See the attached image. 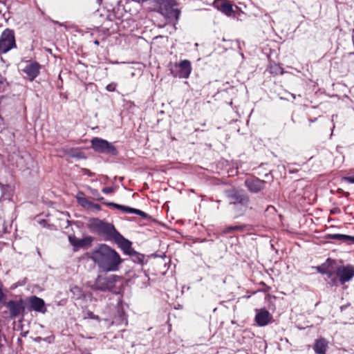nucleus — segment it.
Listing matches in <instances>:
<instances>
[{"label":"nucleus","mask_w":354,"mask_h":354,"mask_svg":"<svg viewBox=\"0 0 354 354\" xmlns=\"http://www.w3.org/2000/svg\"><path fill=\"white\" fill-rule=\"evenodd\" d=\"M113 240L121 248L125 254H131L133 249L131 248V241L124 238L120 233L115 236Z\"/></svg>","instance_id":"4468645a"},{"label":"nucleus","mask_w":354,"mask_h":354,"mask_svg":"<svg viewBox=\"0 0 354 354\" xmlns=\"http://www.w3.org/2000/svg\"><path fill=\"white\" fill-rule=\"evenodd\" d=\"M192 68L191 62L187 59L180 61L179 63L170 64L171 74L176 77L187 79L189 77Z\"/></svg>","instance_id":"7ed1b4c3"},{"label":"nucleus","mask_w":354,"mask_h":354,"mask_svg":"<svg viewBox=\"0 0 354 354\" xmlns=\"http://www.w3.org/2000/svg\"><path fill=\"white\" fill-rule=\"evenodd\" d=\"M332 281H333V283H334L336 281V279H333Z\"/></svg>","instance_id":"2f4dec72"},{"label":"nucleus","mask_w":354,"mask_h":354,"mask_svg":"<svg viewBox=\"0 0 354 354\" xmlns=\"http://www.w3.org/2000/svg\"><path fill=\"white\" fill-rule=\"evenodd\" d=\"M319 272H322V273H324V272H322L321 270H319ZM325 273L328 274V277L329 278H330V277H332V273H330V272H325Z\"/></svg>","instance_id":"c85d7f7f"},{"label":"nucleus","mask_w":354,"mask_h":354,"mask_svg":"<svg viewBox=\"0 0 354 354\" xmlns=\"http://www.w3.org/2000/svg\"><path fill=\"white\" fill-rule=\"evenodd\" d=\"M88 316L91 318V319H98V316L97 315H94L93 313L92 312H88Z\"/></svg>","instance_id":"cd10ccee"},{"label":"nucleus","mask_w":354,"mask_h":354,"mask_svg":"<svg viewBox=\"0 0 354 354\" xmlns=\"http://www.w3.org/2000/svg\"><path fill=\"white\" fill-rule=\"evenodd\" d=\"M91 226L99 234H105L110 239H113L119 233L112 224L103 222L99 219L92 220Z\"/></svg>","instance_id":"20e7f679"},{"label":"nucleus","mask_w":354,"mask_h":354,"mask_svg":"<svg viewBox=\"0 0 354 354\" xmlns=\"http://www.w3.org/2000/svg\"><path fill=\"white\" fill-rule=\"evenodd\" d=\"M40 70V65L35 62L28 61L26 62L25 67L22 69L23 72L26 75V77L30 81L36 78Z\"/></svg>","instance_id":"9d476101"},{"label":"nucleus","mask_w":354,"mask_h":354,"mask_svg":"<svg viewBox=\"0 0 354 354\" xmlns=\"http://www.w3.org/2000/svg\"><path fill=\"white\" fill-rule=\"evenodd\" d=\"M336 274L341 283L344 284L354 277V267L351 265L339 266L336 270Z\"/></svg>","instance_id":"1a4fd4ad"},{"label":"nucleus","mask_w":354,"mask_h":354,"mask_svg":"<svg viewBox=\"0 0 354 354\" xmlns=\"http://www.w3.org/2000/svg\"><path fill=\"white\" fill-rule=\"evenodd\" d=\"M16 47L13 30L6 29L0 37V53H6Z\"/></svg>","instance_id":"39448f33"},{"label":"nucleus","mask_w":354,"mask_h":354,"mask_svg":"<svg viewBox=\"0 0 354 354\" xmlns=\"http://www.w3.org/2000/svg\"><path fill=\"white\" fill-rule=\"evenodd\" d=\"M2 83H3V82H2V77H1V76L0 75V84H2Z\"/></svg>","instance_id":"c756f323"},{"label":"nucleus","mask_w":354,"mask_h":354,"mask_svg":"<svg viewBox=\"0 0 354 354\" xmlns=\"http://www.w3.org/2000/svg\"><path fill=\"white\" fill-rule=\"evenodd\" d=\"M102 192L104 194H111L113 192V189L111 187H106L102 189Z\"/></svg>","instance_id":"a878e982"},{"label":"nucleus","mask_w":354,"mask_h":354,"mask_svg":"<svg viewBox=\"0 0 354 354\" xmlns=\"http://www.w3.org/2000/svg\"><path fill=\"white\" fill-rule=\"evenodd\" d=\"M242 229H243V226H241V225L230 226V227H226L223 230V233L227 234V233L232 232L234 230H241Z\"/></svg>","instance_id":"5701e85b"},{"label":"nucleus","mask_w":354,"mask_h":354,"mask_svg":"<svg viewBox=\"0 0 354 354\" xmlns=\"http://www.w3.org/2000/svg\"><path fill=\"white\" fill-rule=\"evenodd\" d=\"M270 73L275 74V75L283 74V71L281 67H280L279 66H278L277 64H274V65L270 66Z\"/></svg>","instance_id":"4be33fe9"},{"label":"nucleus","mask_w":354,"mask_h":354,"mask_svg":"<svg viewBox=\"0 0 354 354\" xmlns=\"http://www.w3.org/2000/svg\"><path fill=\"white\" fill-rule=\"evenodd\" d=\"M30 306L35 311L45 313V304L42 299L37 297H33L30 300Z\"/></svg>","instance_id":"a211bd4d"},{"label":"nucleus","mask_w":354,"mask_h":354,"mask_svg":"<svg viewBox=\"0 0 354 354\" xmlns=\"http://www.w3.org/2000/svg\"><path fill=\"white\" fill-rule=\"evenodd\" d=\"M88 209H92L96 211L100 210V205L96 203H93L92 202H89V204L87 207Z\"/></svg>","instance_id":"b1692460"},{"label":"nucleus","mask_w":354,"mask_h":354,"mask_svg":"<svg viewBox=\"0 0 354 354\" xmlns=\"http://www.w3.org/2000/svg\"><path fill=\"white\" fill-rule=\"evenodd\" d=\"M158 6V12L169 21H178L180 10L174 0H154Z\"/></svg>","instance_id":"f03ea898"},{"label":"nucleus","mask_w":354,"mask_h":354,"mask_svg":"<svg viewBox=\"0 0 354 354\" xmlns=\"http://www.w3.org/2000/svg\"><path fill=\"white\" fill-rule=\"evenodd\" d=\"M245 183L250 192L257 193L264 188L266 182L259 178H250Z\"/></svg>","instance_id":"ddd939ff"},{"label":"nucleus","mask_w":354,"mask_h":354,"mask_svg":"<svg viewBox=\"0 0 354 354\" xmlns=\"http://www.w3.org/2000/svg\"><path fill=\"white\" fill-rule=\"evenodd\" d=\"M68 241L75 248H83L86 245H89L93 241L91 236H86L83 239H78L75 236H69Z\"/></svg>","instance_id":"2eb2a0df"},{"label":"nucleus","mask_w":354,"mask_h":354,"mask_svg":"<svg viewBox=\"0 0 354 354\" xmlns=\"http://www.w3.org/2000/svg\"><path fill=\"white\" fill-rule=\"evenodd\" d=\"M255 321L259 326L268 325L272 319V315L266 309L256 310Z\"/></svg>","instance_id":"9b49d317"},{"label":"nucleus","mask_w":354,"mask_h":354,"mask_svg":"<svg viewBox=\"0 0 354 354\" xmlns=\"http://www.w3.org/2000/svg\"><path fill=\"white\" fill-rule=\"evenodd\" d=\"M227 197L230 204L245 206L249 201L248 196L243 191H230L227 193Z\"/></svg>","instance_id":"6e6552de"},{"label":"nucleus","mask_w":354,"mask_h":354,"mask_svg":"<svg viewBox=\"0 0 354 354\" xmlns=\"http://www.w3.org/2000/svg\"><path fill=\"white\" fill-rule=\"evenodd\" d=\"M217 8L228 17L233 15L234 10L233 6L226 0H221L216 3Z\"/></svg>","instance_id":"f3484780"},{"label":"nucleus","mask_w":354,"mask_h":354,"mask_svg":"<svg viewBox=\"0 0 354 354\" xmlns=\"http://www.w3.org/2000/svg\"><path fill=\"white\" fill-rule=\"evenodd\" d=\"M328 236L331 239L339 240L342 242L348 243H354V236H352L340 234H329Z\"/></svg>","instance_id":"aec40b11"},{"label":"nucleus","mask_w":354,"mask_h":354,"mask_svg":"<svg viewBox=\"0 0 354 354\" xmlns=\"http://www.w3.org/2000/svg\"><path fill=\"white\" fill-rule=\"evenodd\" d=\"M118 278V276L114 274L108 277H101L99 276L93 285L92 288L101 291L110 290L114 287Z\"/></svg>","instance_id":"423d86ee"},{"label":"nucleus","mask_w":354,"mask_h":354,"mask_svg":"<svg viewBox=\"0 0 354 354\" xmlns=\"http://www.w3.org/2000/svg\"><path fill=\"white\" fill-rule=\"evenodd\" d=\"M115 88H116V84L115 83H111L106 86V91H108L109 92H112L115 90Z\"/></svg>","instance_id":"393cba45"},{"label":"nucleus","mask_w":354,"mask_h":354,"mask_svg":"<svg viewBox=\"0 0 354 354\" xmlns=\"http://www.w3.org/2000/svg\"><path fill=\"white\" fill-rule=\"evenodd\" d=\"M106 205L109 207H113L118 209L122 210V212H124L126 213L134 214L143 217L145 216V213L138 209H134L128 206H124L114 203H106Z\"/></svg>","instance_id":"dca6fc26"},{"label":"nucleus","mask_w":354,"mask_h":354,"mask_svg":"<svg viewBox=\"0 0 354 354\" xmlns=\"http://www.w3.org/2000/svg\"><path fill=\"white\" fill-rule=\"evenodd\" d=\"M344 180L349 183H354V175L353 176L345 177Z\"/></svg>","instance_id":"bb28decb"},{"label":"nucleus","mask_w":354,"mask_h":354,"mask_svg":"<svg viewBox=\"0 0 354 354\" xmlns=\"http://www.w3.org/2000/svg\"><path fill=\"white\" fill-rule=\"evenodd\" d=\"M7 308L10 311V316L14 318L18 317L24 309L21 300L9 301L7 304Z\"/></svg>","instance_id":"f8f14e48"},{"label":"nucleus","mask_w":354,"mask_h":354,"mask_svg":"<svg viewBox=\"0 0 354 354\" xmlns=\"http://www.w3.org/2000/svg\"><path fill=\"white\" fill-rule=\"evenodd\" d=\"M76 198L79 204L82 207L87 208L90 201L84 197L83 192H79L76 196Z\"/></svg>","instance_id":"412c9836"},{"label":"nucleus","mask_w":354,"mask_h":354,"mask_svg":"<svg viewBox=\"0 0 354 354\" xmlns=\"http://www.w3.org/2000/svg\"><path fill=\"white\" fill-rule=\"evenodd\" d=\"M91 145L97 152L111 154H115L117 152L115 147L111 142L102 138H95L92 139Z\"/></svg>","instance_id":"0eeeda50"},{"label":"nucleus","mask_w":354,"mask_h":354,"mask_svg":"<svg viewBox=\"0 0 354 354\" xmlns=\"http://www.w3.org/2000/svg\"><path fill=\"white\" fill-rule=\"evenodd\" d=\"M95 44H97V45H98V44H99L98 41H97V40H96V41H95Z\"/></svg>","instance_id":"7c9ffc66"},{"label":"nucleus","mask_w":354,"mask_h":354,"mask_svg":"<svg viewBox=\"0 0 354 354\" xmlns=\"http://www.w3.org/2000/svg\"><path fill=\"white\" fill-rule=\"evenodd\" d=\"M89 257L104 272H115L123 260L120 254L106 244H100L89 254Z\"/></svg>","instance_id":"f257e3e1"},{"label":"nucleus","mask_w":354,"mask_h":354,"mask_svg":"<svg viewBox=\"0 0 354 354\" xmlns=\"http://www.w3.org/2000/svg\"><path fill=\"white\" fill-rule=\"evenodd\" d=\"M328 348V342L324 338H319L316 340L314 350L317 354H325Z\"/></svg>","instance_id":"6ab92c4d"}]
</instances>
